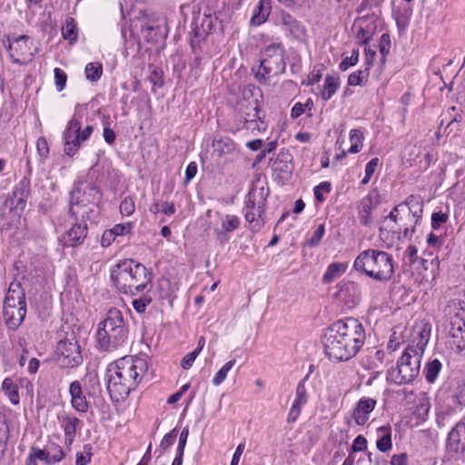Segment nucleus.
I'll use <instances>...</instances> for the list:
<instances>
[{"instance_id": "nucleus-1", "label": "nucleus", "mask_w": 465, "mask_h": 465, "mask_svg": "<svg viewBox=\"0 0 465 465\" xmlns=\"http://www.w3.org/2000/svg\"><path fill=\"white\" fill-rule=\"evenodd\" d=\"M366 340L365 329L361 322L347 317L332 322L322 337L324 351L333 361H347L355 357Z\"/></svg>"}, {"instance_id": "nucleus-2", "label": "nucleus", "mask_w": 465, "mask_h": 465, "mask_svg": "<svg viewBox=\"0 0 465 465\" xmlns=\"http://www.w3.org/2000/svg\"><path fill=\"white\" fill-rule=\"evenodd\" d=\"M145 372V360L141 356H124L110 363L105 381L112 401H124L135 390Z\"/></svg>"}, {"instance_id": "nucleus-3", "label": "nucleus", "mask_w": 465, "mask_h": 465, "mask_svg": "<svg viewBox=\"0 0 465 465\" xmlns=\"http://www.w3.org/2000/svg\"><path fill=\"white\" fill-rule=\"evenodd\" d=\"M430 328L424 325L417 331L411 344H409L397 362L395 368L388 371L387 379L391 382L401 385L411 383L420 373V360L428 344Z\"/></svg>"}, {"instance_id": "nucleus-4", "label": "nucleus", "mask_w": 465, "mask_h": 465, "mask_svg": "<svg viewBox=\"0 0 465 465\" xmlns=\"http://www.w3.org/2000/svg\"><path fill=\"white\" fill-rule=\"evenodd\" d=\"M111 279L115 286L124 292H129L132 299V305L136 312H145V299L142 294L145 283L139 281L145 279V265L136 262L134 260H124L117 263L111 271Z\"/></svg>"}, {"instance_id": "nucleus-5", "label": "nucleus", "mask_w": 465, "mask_h": 465, "mask_svg": "<svg viewBox=\"0 0 465 465\" xmlns=\"http://www.w3.org/2000/svg\"><path fill=\"white\" fill-rule=\"evenodd\" d=\"M353 268L358 272L382 283L391 281L394 275L392 256L378 249L361 252L354 260Z\"/></svg>"}, {"instance_id": "nucleus-6", "label": "nucleus", "mask_w": 465, "mask_h": 465, "mask_svg": "<svg viewBox=\"0 0 465 465\" xmlns=\"http://www.w3.org/2000/svg\"><path fill=\"white\" fill-rule=\"evenodd\" d=\"M100 191L87 182H78L70 193V213L75 219L93 221L99 214Z\"/></svg>"}, {"instance_id": "nucleus-7", "label": "nucleus", "mask_w": 465, "mask_h": 465, "mask_svg": "<svg viewBox=\"0 0 465 465\" xmlns=\"http://www.w3.org/2000/svg\"><path fill=\"white\" fill-rule=\"evenodd\" d=\"M128 336L122 312L116 308H111L105 319L98 325L96 341L103 351H111L123 346Z\"/></svg>"}, {"instance_id": "nucleus-8", "label": "nucleus", "mask_w": 465, "mask_h": 465, "mask_svg": "<svg viewBox=\"0 0 465 465\" xmlns=\"http://www.w3.org/2000/svg\"><path fill=\"white\" fill-rule=\"evenodd\" d=\"M269 189L261 181L252 183L246 199L243 213L245 220L252 223L253 228L260 229L264 224L266 199Z\"/></svg>"}, {"instance_id": "nucleus-9", "label": "nucleus", "mask_w": 465, "mask_h": 465, "mask_svg": "<svg viewBox=\"0 0 465 465\" xmlns=\"http://www.w3.org/2000/svg\"><path fill=\"white\" fill-rule=\"evenodd\" d=\"M284 47L281 43H273L261 52V64L256 73L260 82L270 80L285 72Z\"/></svg>"}, {"instance_id": "nucleus-10", "label": "nucleus", "mask_w": 465, "mask_h": 465, "mask_svg": "<svg viewBox=\"0 0 465 465\" xmlns=\"http://www.w3.org/2000/svg\"><path fill=\"white\" fill-rule=\"evenodd\" d=\"M93 131L92 125L82 128L81 116L74 114L63 133L64 153L68 156H74L78 152L81 143L90 138Z\"/></svg>"}, {"instance_id": "nucleus-11", "label": "nucleus", "mask_w": 465, "mask_h": 465, "mask_svg": "<svg viewBox=\"0 0 465 465\" xmlns=\"http://www.w3.org/2000/svg\"><path fill=\"white\" fill-rule=\"evenodd\" d=\"M8 51L11 61L17 64H27L33 61L37 48L27 35L11 38L7 36L3 40Z\"/></svg>"}, {"instance_id": "nucleus-12", "label": "nucleus", "mask_w": 465, "mask_h": 465, "mask_svg": "<svg viewBox=\"0 0 465 465\" xmlns=\"http://www.w3.org/2000/svg\"><path fill=\"white\" fill-rule=\"evenodd\" d=\"M423 213V202L420 196L410 195L406 200L398 205H396L389 213L387 218H390L399 227V223L403 222V216L412 215V220L415 223H418L422 217Z\"/></svg>"}, {"instance_id": "nucleus-13", "label": "nucleus", "mask_w": 465, "mask_h": 465, "mask_svg": "<svg viewBox=\"0 0 465 465\" xmlns=\"http://www.w3.org/2000/svg\"><path fill=\"white\" fill-rule=\"evenodd\" d=\"M335 298L348 309L355 308L361 300V285L355 282L347 281L337 284Z\"/></svg>"}, {"instance_id": "nucleus-14", "label": "nucleus", "mask_w": 465, "mask_h": 465, "mask_svg": "<svg viewBox=\"0 0 465 465\" xmlns=\"http://www.w3.org/2000/svg\"><path fill=\"white\" fill-rule=\"evenodd\" d=\"M276 25L281 26L286 35L297 40L306 36L304 25L286 11H281L276 17Z\"/></svg>"}, {"instance_id": "nucleus-15", "label": "nucleus", "mask_w": 465, "mask_h": 465, "mask_svg": "<svg viewBox=\"0 0 465 465\" xmlns=\"http://www.w3.org/2000/svg\"><path fill=\"white\" fill-rule=\"evenodd\" d=\"M380 203V193L372 189L363 197L358 206V216L361 225L369 227L372 223L371 212Z\"/></svg>"}, {"instance_id": "nucleus-16", "label": "nucleus", "mask_w": 465, "mask_h": 465, "mask_svg": "<svg viewBox=\"0 0 465 465\" xmlns=\"http://www.w3.org/2000/svg\"><path fill=\"white\" fill-rule=\"evenodd\" d=\"M69 394L72 408L79 413H86L89 410V402L79 381L70 383Z\"/></svg>"}, {"instance_id": "nucleus-17", "label": "nucleus", "mask_w": 465, "mask_h": 465, "mask_svg": "<svg viewBox=\"0 0 465 465\" xmlns=\"http://www.w3.org/2000/svg\"><path fill=\"white\" fill-rule=\"evenodd\" d=\"M376 404L377 401L375 399L370 397L361 398L352 411V418L355 423L360 426L366 424Z\"/></svg>"}, {"instance_id": "nucleus-18", "label": "nucleus", "mask_w": 465, "mask_h": 465, "mask_svg": "<svg viewBox=\"0 0 465 465\" xmlns=\"http://www.w3.org/2000/svg\"><path fill=\"white\" fill-rule=\"evenodd\" d=\"M212 146L213 149V153L222 158L223 156H234L239 153L238 145L236 143L228 136L223 135H215Z\"/></svg>"}, {"instance_id": "nucleus-19", "label": "nucleus", "mask_w": 465, "mask_h": 465, "mask_svg": "<svg viewBox=\"0 0 465 465\" xmlns=\"http://www.w3.org/2000/svg\"><path fill=\"white\" fill-rule=\"evenodd\" d=\"M447 448L454 453L465 451V421L457 423L450 431L447 439Z\"/></svg>"}, {"instance_id": "nucleus-20", "label": "nucleus", "mask_w": 465, "mask_h": 465, "mask_svg": "<svg viewBox=\"0 0 465 465\" xmlns=\"http://www.w3.org/2000/svg\"><path fill=\"white\" fill-rule=\"evenodd\" d=\"M450 334L457 349L465 354V320L460 314L451 317Z\"/></svg>"}, {"instance_id": "nucleus-21", "label": "nucleus", "mask_w": 465, "mask_h": 465, "mask_svg": "<svg viewBox=\"0 0 465 465\" xmlns=\"http://www.w3.org/2000/svg\"><path fill=\"white\" fill-rule=\"evenodd\" d=\"M4 319L10 329H16L24 321L26 314V304L4 305Z\"/></svg>"}, {"instance_id": "nucleus-22", "label": "nucleus", "mask_w": 465, "mask_h": 465, "mask_svg": "<svg viewBox=\"0 0 465 465\" xmlns=\"http://www.w3.org/2000/svg\"><path fill=\"white\" fill-rule=\"evenodd\" d=\"M83 422L72 414H64L61 418V427L64 433V442L71 445L74 440L77 431L82 429Z\"/></svg>"}, {"instance_id": "nucleus-23", "label": "nucleus", "mask_w": 465, "mask_h": 465, "mask_svg": "<svg viewBox=\"0 0 465 465\" xmlns=\"http://www.w3.org/2000/svg\"><path fill=\"white\" fill-rule=\"evenodd\" d=\"M87 235L86 224L75 223L61 238L64 246L74 247L83 243Z\"/></svg>"}, {"instance_id": "nucleus-24", "label": "nucleus", "mask_w": 465, "mask_h": 465, "mask_svg": "<svg viewBox=\"0 0 465 465\" xmlns=\"http://www.w3.org/2000/svg\"><path fill=\"white\" fill-rule=\"evenodd\" d=\"M58 350L64 359L67 360L66 364L78 365L81 362L80 347L76 342L61 341L58 345Z\"/></svg>"}, {"instance_id": "nucleus-25", "label": "nucleus", "mask_w": 465, "mask_h": 465, "mask_svg": "<svg viewBox=\"0 0 465 465\" xmlns=\"http://www.w3.org/2000/svg\"><path fill=\"white\" fill-rule=\"evenodd\" d=\"M30 193V183L26 179H22L13 190V205L15 208L24 209Z\"/></svg>"}, {"instance_id": "nucleus-26", "label": "nucleus", "mask_w": 465, "mask_h": 465, "mask_svg": "<svg viewBox=\"0 0 465 465\" xmlns=\"http://www.w3.org/2000/svg\"><path fill=\"white\" fill-rule=\"evenodd\" d=\"M212 29L211 20L208 17L203 18L201 26H199L198 22L195 21L192 25V34L193 37L191 39V45L193 48L196 45H199L202 41H203L209 31Z\"/></svg>"}, {"instance_id": "nucleus-27", "label": "nucleus", "mask_w": 465, "mask_h": 465, "mask_svg": "<svg viewBox=\"0 0 465 465\" xmlns=\"http://www.w3.org/2000/svg\"><path fill=\"white\" fill-rule=\"evenodd\" d=\"M167 36L166 27L164 24H159L156 26L147 25V43L154 42L157 45V52L163 48L164 41Z\"/></svg>"}, {"instance_id": "nucleus-28", "label": "nucleus", "mask_w": 465, "mask_h": 465, "mask_svg": "<svg viewBox=\"0 0 465 465\" xmlns=\"http://www.w3.org/2000/svg\"><path fill=\"white\" fill-rule=\"evenodd\" d=\"M272 11L271 0H260L255 8L253 9L251 18V24L253 25H260L263 24Z\"/></svg>"}, {"instance_id": "nucleus-29", "label": "nucleus", "mask_w": 465, "mask_h": 465, "mask_svg": "<svg viewBox=\"0 0 465 465\" xmlns=\"http://www.w3.org/2000/svg\"><path fill=\"white\" fill-rule=\"evenodd\" d=\"M341 86L340 77L338 75L328 74L323 85L320 91V95L323 101L330 100L339 90Z\"/></svg>"}, {"instance_id": "nucleus-30", "label": "nucleus", "mask_w": 465, "mask_h": 465, "mask_svg": "<svg viewBox=\"0 0 465 465\" xmlns=\"http://www.w3.org/2000/svg\"><path fill=\"white\" fill-rule=\"evenodd\" d=\"M377 449L381 452H387L392 448L391 429L390 426H382L377 430Z\"/></svg>"}, {"instance_id": "nucleus-31", "label": "nucleus", "mask_w": 465, "mask_h": 465, "mask_svg": "<svg viewBox=\"0 0 465 465\" xmlns=\"http://www.w3.org/2000/svg\"><path fill=\"white\" fill-rule=\"evenodd\" d=\"M25 304V295L18 282H12L7 291L4 305Z\"/></svg>"}, {"instance_id": "nucleus-32", "label": "nucleus", "mask_w": 465, "mask_h": 465, "mask_svg": "<svg viewBox=\"0 0 465 465\" xmlns=\"http://www.w3.org/2000/svg\"><path fill=\"white\" fill-rule=\"evenodd\" d=\"M2 390L12 404H19L20 397L18 393V385L13 379L5 378L2 383Z\"/></svg>"}, {"instance_id": "nucleus-33", "label": "nucleus", "mask_w": 465, "mask_h": 465, "mask_svg": "<svg viewBox=\"0 0 465 465\" xmlns=\"http://www.w3.org/2000/svg\"><path fill=\"white\" fill-rule=\"evenodd\" d=\"M347 266L341 262L331 263L322 276V282L324 283H330L336 278L340 277L345 271Z\"/></svg>"}, {"instance_id": "nucleus-34", "label": "nucleus", "mask_w": 465, "mask_h": 465, "mask_svg": "<svg viewBox=\"0 0 465 465\" xmlns=\"http://www.w3.org/2000/svg\"><path fill=\"white\" fill-rule=\"evenodd\" d=\"M403 222L399 223V228H397L396 232L399 233H402V237L405 239H411L413 233L415 232L416 226L420 224L421 220L414 224L412 215L403 216Z\"/></svg>"}, {"instance_id": "nucleus-35", "label": "nucleus", "mask_w": 465, "mask_h": 465, "mask_svg": "<svg viewBox=\"0 0 465 465\" xmlns=\"http://www.w3.org/2000/svg\"><path fill=\"white\" fill-rule=\"evenodd\" d=\"M441 367V362L437 359H434L426 364L424 373L425 379L429 383H433L436 381Z\"/></svg>"}, {"instance_id": "nucleus-36", "label": "nucleus", "mask_w": 465, "mask_h": 465, "mask_svg": "<svg viewBox=\"0 0 465 465\" xmlns=\"http://www.w3.org/2000/svg\"><path fill=\"white\" fill-rule=\"evenodd\" d=\"M364 136L361 130L352 129L350 131V142L351 143V147L348 149L349 153H359L363 146Z\"/></svg>"}, {"instance_id": "nucleus-37", "label": "nucleus", "mask_w": 465, "mask_h": 465, "mask_svg": "<svg viewBox=\"0 0 465 465\" xmlns=\"http://www.w3.org/2000/svg\"><path fill=\"white\" fill-rule=\"evenodd\" d=\"M384 356H385L384 351L371 350L366 359L365 363H364L365 368H367V369L379 368L383 362Z\"/></svg>"}, {"instance_id": "nucleus-38", "label": "nucleus", "mask_w": 465, "mask_h": 465, "mask_svg": "<svg viewBox=\"0 0 465 465\" xmlns=\"http://www.w3.org/2000/svg\"><path fill=\"white\" fill-rule=\"evenodd\" d=\"M430 403L429 399L427 397H422L418 401L413 413L420 420H425L430 412Z\"/></svg>"}, {"instance_id": "nucleus-39", "label": "nucleus", "mask_w": 465, "mask_h": 465, "mask_svg": "<svg viewBox=\"0 0 465 465\" xmlns=\"http://www.w3.org/2000/svg\"><path fill=\"white\" fill-rule=\"evenodd\" d=\"M85 77L91 82H96L103 74V67L99 63H88L84 69Z\"/></svg>"}, {"instance_id": "nucleus-40", "label": "nucleus", "mask_w": 465, "mask_h": 465, "mask_svg": "<svg viewBox=\"0 0 465 465\" xmlns=\"http://www.w3.org/2000/svg\"><path fill=\"white\" fill-rule=\"evenodd\" d=\"M240 223L238 216L227 214L222 219V231L223 233L233 232L240 226Z\"/></svg>"}, {"instance_id": "nucleus-41", "label": "nucleus", "mask_w": 465, "mask_h": 465, "mask_svg": "<svg viewBox=\"0 0 465 465\" xmlns=\"http://www.w3.org/2000/svg\"><path fill=\"white\" fill-rule=\"evenodd\" d=\"M63 37L73 43L77 38L76 25L73 18H68L62 28Z\"/></svg>"}, {"instance_id": "nucleus-42", "label": "nucleus", "mask_w": 465, "mask_h": 465, "mask_svg": "<svg viewBox=\"0 0 465 465\" xmlns=\"http://www.w3.org/2000/svg\"><path fill=\"white\" fill-rule=\"evenodd\" d=\"M370 71L368 67L357 70L351 73L348 77V84L351 86L361 85L365 80L368 79Z\"/></svg>"}, {"instance_id": "nucleus-43", "label": "nucleus", "mask_w": 465, "mask_h": 465, "mask_svg": "<svg viewBox=\"0 0 465 465\" xmlns=\"http://www.w3.org/2000/svg\"><path fill=\"white\" fill-rule=\"evenodd\" d=\"M235 360H231L229 361H227L216 373L215 375L213 376V384L214 386H219L220 384H222L224 380L226 379L227 377V373L229 372V371L234 366L235 364Z\"/></svg>"}, {"instance_id": "nucleus-44", "label": "nucleus", "mask_w": 465, "mask_h": 465, "mask_svg": "<svg viewBox=\"0 0 465 465\" xmlns=\"http://www.w3.org/2000/svg\"><path fill=\"white\" fill-rule=\"evenodd\" d=\"M244 128L251 132L252 134L257 135L260 133L265 132L267 129V124L260 117L256 121L247 120Z\"/></svg>"}, {"instance_id": "nucleus-45", "label": "nucleus", "mask_w": 465, "mask_h": 465, "mask_svg": "<svg viewBox=\"0 0 465 465\" xmlns=\"http://www.w3.org/2000/svg\"><path fill=\"white\" fill-rule=\"evenodd\" d=\"M411 14V12L407 9L404 11V13H401L399 10L392 11V16L395 19L397 27L400 30H404L407 28L409 22H410Z\"/></svg>"}, {"instance_id": "nucleus-46", "label": "nucleus", "mask_w": 465, "mask_h": 465, "mask_svg": "<svg viewBox=\"0 0 465 465\" xmlns=\"http://www.w3.org/2000/svg\"><path fill=\"white\" fill-rule=\"evenodd\" d=\"M91 450L92 446L90 444H85L83 451L76 453L75 465H87L91 461Z\"/></svg>"}, {"instance_id": "nucleus-47", "label": "nucleus", "mask_w": 465, "mask_h": 465, "mask_svg": "<svg viewBox=\"0 0 465 465\" xmlns=\"http://www.w3.org/2000/svg\"><path fill=\"white\" fill-rule=\"evenodd\" d=\"M359 61V49H353L351 56H347L342 59L339 64V68L341 71L348 70L351 66L355 65Z\"/></svg>"}, {"instance_id": "nucleus-48", "label": "nucleus", "mask_w": 465, "mask_h": 465, "mask_svg": "<svg viewBox=\"0 0 465 465\" xmlns=\"http://www.w3.org/2000/svg\"><path fill=\"white\" fill-rule=\"evenodd\" d=\"M54 84H55L56 90L58 92H61L65 87L66 81H67V75L64 70H62L61 68H58V67L54 68Z\"/></svg>"}, {"instance_id": "nucleus-49", "label": "nucleus", "mask_w": 465, "mask_h": 465, "mask_svg": "<svg viewBox=\"0 0 465 465\" xmlns=\"http://www.w3.org/2000/svg\"><path fill=\"white\" fill-rule=\"evenodd\" d=\"M150 82L153 84V87H160L163 84V71L161 69H157L156 67L150 65Z\"/></svg>"}, {"instance_id": "nucleus-50", "label": "nucleus", "mask_w": 465, "mask_h": 465, "mask_svg": "<svg viewBox=\"0 0 465 465\" xmlns=\"http://www.w3.org/2000/svg\"><path fill=\"white\" fill-rule=\"evenodd\" d=\"M260 117H262V116L260 114L259 106L257 104H255L254 106H252V105L247 106L246 110L244 111L243 115H242L244 126L246 125L247 120L256 121Z\"/></svg>"}, {"instance_id": "nucleus-51", "label": "nucleus", "mask_w": 465, "mask_h": 465, "mask_svg": "<svg viewBox=\"0 0 465 465\" xmlns=\"http://www.w3.org/2000/svg\"><path fill=\"white\" fill-rule=\"evenodd\" d=\"M133 229V223L130 222L124 223H118L115 224L113 228L110 230L113 232V233L117 236H124L128 234Z\"/></svg>"}, {"instance_id": "nucleus-52", "label": "nucleus", "mask_w": 465, "mask_h": 465, "mask_svg": "<svg viewBox=\"0 0 465 465\" xmlns=\"http://www.w3.org/2000/svg\"><path fill=\"white\" fill-rule=\"evenodd\" d=\"M449 215L445 213L437 212L431 215V227L434 230L439 229L443 223H447Z\"/></svg>"}, {"instance_id": "nucleus-53", "label": "nucleus", "mask_w": 465, "mask_h": 465, "mask_svg": "<svg viewBox=\"0 0 465 465\" xmlns=\"http://www.w3.org/2000/svg\"><path fill=\"white\" fill-rule=\"evenodd\" d=\"M134 202L130 197H125L120 203V212L123 215H130L134 212Z\"/></svg>"}, {"instance_id": "nucleus-54", "label": "nucleus", "mask_w": 465, "mask_h": 465, "mask_svg": "<svg viewBox=\"0 0 465 465\" xmlns=\"http://www.w3.org/2000/svg\"><path fill=\"white\" fill-rule=\"evenodd\" d=\"M314 196L318 202H323L324 197L322 193H329L331 191V183L329 182H322L314 187Z\"/></svg>"}, {"instance_id": "nucleus-55", "label": "nucleus", "mask_w": 465, "mask_h": 465, "mask_svg": "<svg viewBox=\"0 0 465 465\" xmlns=\"http://www.w3.org/2000/svg\"><path fill=\"white\" fill-rule=\"evenodd\" d=\"M322 76V70L316 69V67H314L313 70L308 74L307 79L302 82V84L306 86L313 85L314 84L320 82Z\"/></svg>"}, {"instance_id": "nucleus-56", "label": "nucleus", "mask_w": 465, "mask_h": 465, "mask_svg": "<svg viewBox=\"0 0 465 465\" xmlns=\"http://www.w3.org/2000/svg\"><path fill=\"white\" fill-rule=\"evenodd\" d=\"M103 126H104L103 137H104V141L108 144H113L115 141V133L110 127V124H109L108 120H104Z\"/></svg>"}, {"instance_id": "nucleus-57", "label": "nucleus", "mask_w": 465, "mask_h": 465, "mask_svg": "<svg viewBox=\"0 0 465 465\" xmlns=\"http://www.w3.org/2000/svg\"><path fill=\"white\" fill-rule=\"evenodd\" d=\"M380 53L381 54L383 59L389 54L391 49V38L388 34H382L380 39L379 44Z\"/></svg>"}, {"instance_id": "nucleus-58", "label": "nucleus", "mask_w": 465, "mask_h": 465, "mask_svg": "<svg viewBox=\"0 0 465 465\" xmlns=\"http://www.w3.org/2000/svg\"><path fill=\"white\" fill-rule=\"evenodd\" d=\"M324 233H325V225L323 223H322L313 232V234L309 241V245L310 246L318 245L320 243V242L322 241Z\"/></svg>"}, {"instance_id": "nucleus-59", "label": "nucleus", "mask_w": 465, "mask_h": 465, "mask_svg": "<svg viewBox=\"0 0 465 465\" xmlns=\"http://www.w3.org/2000/svg\"><path fill=\"white\" fill-rule=\"evenodd\" d=\"M308 377L309 375L307 374L302 381H299L295 391V398L303 400L305 401H308V393L305 387V381Z\"/></svg>"}, {"instance_id": "nucleus-60", "label": "nucleus", "mask_w": 465, "mask_h": 465, "mask_svg": "<svg viewBox=\"0 0 465 465\" xmlns=\"http://www.w3.org/2000/svg\"><path fill=\"white\" fill-rule=\"evenodd\" d=\"M452 399L455 404L465 406V383L457 388Z\"/></svg>"}, {"instance_id": "nucleus-61", "label": "nucleus", "mask_w": 465, "mask_h": 465, "mask_svg": "<svg viewBox=\"0 0 465 465\" xmlns=\"http://www.w3.org/2000/svg\"><path fill=\"white\" fill-rule=\"evenodd\" d=\"M390 463L391 465H409V455L406 452L393 454Z\"/></svg>"}, {"instance_id": "nucleus-62", "label": "nucleus", "mask_w": 465, "mask_h": 465, "mask_svg": "<svg viewBox=\"0 0 465 465\" xmlns=\"http://www.w3.org/2000/svg\"><path fill=\"white\" fill-rule=\"evenodd\" d=\"M352 451L359 452L367 449V440L362 435H358L352 442Z\"/></svg>"}, {"instance_id": "nucleus-63", "label": "nucleus", "mask_w": 465, "mask_h": 465, "mask_svg": "<svg viewBox=\"0 0 465 465\" xmlns=\"http://www.w3.org/2000/svg\"><path fill=\"white\" fill-rule=\"evenodd\" d=\"M36 149L41 157H46L49 153L47 141L44 137H40L36 141Z\"/></svg>"}, {"instance_id": "nucleus-64", "label": "nucleus", "mask_w": 465, "mask_h": 465, "mask_svg": "<svg viewBox=\"0 0 465 465\" xmlns=\"http://www.w3.org/2000/svg\"><path fill=\"white\" fill-rule=\"evenodd\" d=\"M198 355L199 354L194 351H193L190 353H187L181 361L182 368H183L184 370L190 369Z\"/></svg>"}]
</instances>
